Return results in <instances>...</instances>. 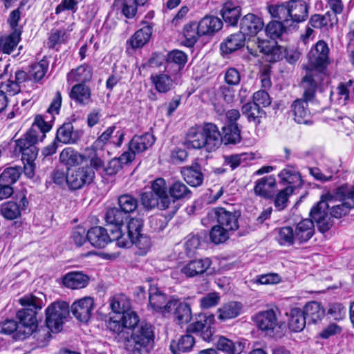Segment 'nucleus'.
<instances>
[{"mask_svg":"<svg viewBox=\"0 0 354 354\" xmlns=\"http://www.w3.org/2000/svg\"><path fill=\"white\" fill-rule=\"evenodd\" d=\"M243 308L241 303L238 301H230L218 308V318L221 321H225L238 317Z\"/></svg>","mask_w":354,"mask_h":354,"instance_id":"41","label":"nucleus"},{"mask_svg":"<svg viewBox=\"0 0 354 354\" xmlns=\"http://www.w3.org/2000/svg\"><path fill=\"white\" fill-rule=\"evenodd\" d=\"M141 24L145 26L134 32L127 41V44L133 49L143 47L149 41L152 36L153 23H148L143 20L141 21Z\"/></svg>","mask_w":354,"mask_h":354,"instance_id":"16","label":"nucleus"},{"mask_svg":"<svg viewBox=\"0 0 354 354\" xmlns=\"http://www.w3.org/2000/svg\"><path fill=\"white\" fill-rule=\"evenodd\" d=\"M84 159L83 155L71 147L64 148L59 154V161L67 167V170L82 163Z\"/></svg>","mask_w":354,"mask_h":354,"instance_id":"40","label":"nucleus"},{"mask_svg":"<svg viewBox=\"0 0 354 354\" xmlns=\"http://www.w3.org/2000/svg\"><path fill=\"white\" fill-rule=\"evenodd\" d=\"M277 241L283 246L292 245L296 240L295 232L292 227L285 226L277 230Z\"/></svg>","mask_w":354,"mask_h":354,"instance_id":"58","label":"nucleus"},{"mask_svg":"<svg viewBox=\"0 0 354 354\" xmlns=\"http://www.w3.org/2000/svg\"><path fill=\"white\" fill-rule=\"evenodd\" d=\"M129 218L130 216L124 213L119 207L108 209L104 217L108 224L114 225L115 229L113 231L118 230L119 232H122V226Z\"/></svg>","mask_w":354,"mask_h":354,"instance_id":"31","label":"nucleus"},{"mask_svg":"<svg viewBox=\"0 0 354 354\" xmlns=\"http://www.w3.org/2000/svg\"><path fill=\"white\" fill-rule=\"evenodd\" d=\"M308 102H310L302 98L297 99L292 102L291 109L294 120L297 123L307 124L310 122V111L308 108Z\"/></svg>","mask_w":354,"mask_h":354,"instance_id":"29","label":"nucleus"},{"mask_svg":"<svg viewBox=\"0 0 354 354\" xmlns=\"http://www.w3.org/2000/svg\"><path fill=\"white\" fill-rule=\"evenodd\" d=\"M120 345L132 354H149L154 343V331L151 324L141 323L128 334L122 333L118 337Z\"/></svg>","mask_w":354,"mask_h":354,"instance_id":"3","label":"nucleus"},{"mask_svg":"<svg viewBox=\"0 0 354 354\" xmlns=\"http://www.w3.org/2000/svg\"><path fill=\"white\" fill-rule=\"evenodd\" d=\"M156 141V138L151 133L135 135L129 142V149L140 153L151 148Z\"/></svg>","mask_w":354,"mask_h":354,"instance_id":"28","label":"nucleus"},{"mask_svg":"<svg viewBox=\"0 0 354 354\" xmlns=\"http://www.w3.org/2000/svg\"><path fill=\"white\" fill-rule=\"evenodd\" d=\"M22 173V167L14 166L6 168L0 175V183L12 187L19 178Z\"/></svg>","mask_w":354,"mask_h":354,"instance_id":"55","label":"nucleus"},{"mask_svg":"<svg viewBox=\"0 0 354 354\" xmlns=\"http://www.w3.org/2000/svg\"><path fill=\"white\" fill-rule=\"evenodd\" d=\"M263 19L252 13H248L240 20V32L244 36L256 35L263 28Z\"/></svg>","mask_w":354,"mask_h":354,"instance_id":"21","label":"nucleus"},{"mask_svg":"<svg viewBox=\"0 0 354 354\" xmlns=\"http://www.w3.org/2000/svg\"><path fill=\"white\" fill-rule=\"evenodd\" d=\"M296 241L299 243L307 242L315 233V225L312 220L306 218L301 221L294 230Z\"/></svg>","mask_w":354,"mask_h":354,"instance_id":"33","label":"nucleus"},{"mask_svg":"<svg viewBox=\"0 0 354 354\" xmlns=\"http://www.w3.org/2000/svg\"><path fill=\"white\" fill-rule=\"evenodd\" d=\"M308 322L313 324L321 320L325 315V310L321 304L317 301H310L308 303L303 310Z\"/></svg>","mask_w":354,"mask_h":354,"instance_id":"45","label":"nucleus"},{"mask_svg":"<svg viewBox=\"0 0 354 354\" xmlns=\"http://www.w3.org/2000/svg\"><path fill=\"white\" fill-rule=\"evenodd\" d=\"M276 186L275 178L272 175L267 176L256 181L254 192L257 196L271 199L274 196Z\"/></svg>","mask_w":354,"mask_h":354,"instance_id":"23","label":"nucleus"},{"mask_svg":"<svg viewBox=\"0 0 354 354\" xmlns=\"http://www.w3.org/2000/svg\"><path fill=\"white\" fill-rule=\"evenodd\" d=\"M203 171L205 169H203L198 162H194L191 165L183 167L180 173L187 184L196 187L203 183Z\"/></svg>","mask_w":354,"mask_h":354,"instance_id":"18","label":"nucleus"},{"mask_svg":"<svg viewBox=\"0 0 354 354\" xmlns=\"http://www.w3.org/2000/svg\"><path fill=\"white\" fill-rule=\"evenodd\" d=\"M324 76L322 73L306 70V73L302 77L299 84L303 91L301 98L307 101L313 102L316 97L317 88L324 80Z\"/></svg>","mask_w":354,"mask_h":354,"instance_id":"12","label":"nucleus"},{"mask_svg":"<svg viewBox=\"0 0 354 354\" xmlns=\"http://www.w3.org/2000/svg\"><path fill=\"white\" fill-rule=\"evenodd\" d=\"M192 192L188 187L180 180H176L168 187V195L171 204L170 212L174 215L178 209L176 201L189 199L192 197Z\"/></svg>","mask_w":354,"mask_h":354,"instance_id":"14","label":"nucleus"},{"mask_svg":"<svg viewBox=\"0 0 354 354\" xmlns=\"http://www.w3.org/2000/svg\"><path fill=\"white\" fill-rule=\"evenodd\" d=\"M110 307L115 314L122 315L131 309V303L125 295H117L112 297Z\"/></svg>","mask_w":354,"mask_h":354,"instance_id":"57","label":"nucleus"},{"mask_svg":"<svg viewBox=\"0 0 354 354\" xmlns=\"http://www.w3.org/2000/svg\"><path fill=\"white\" fill-rule=\"evenodd\" d=\"M68 79L73 78L75 82L80 84H85L92 78V68L88 65H81L75 70H71L68 74Z\"/></svg>","mask_w":354,"mask_h":354,"instance_id":"54","label":"nucleus"},{"mask_svg":"<svg viewBox=\"0 0 354 354\" xmlns=\"http://www.w3.org/2000/svg\"><path fill=\"white\" fill-rule=\"evenodd\" d=\"M286 315L289 317L288 326L291 331L299 333L304 330L307 319L303 310L299 308H294Z\"/></svg>","mask_w":354,"mask_h":354,"instance_id":"34","label":"nucleus"},{"mask_svg":"<svg viewBox=\"0 0 354 354\" xmlns=\"http://www.w3.org/2000/svg\"><path fill=\"white\" fill-rule=\"evenodd\" d=\"M285 24H288L279 19L270 21L265 28L266 35L272 39L281 38L288 30Z\"/></svg>","mask_w":354,"mask_h":354,"instance_id":"51","label":"nucleus"},{"mask_svg":"<svg viewBox=\"0 0 354 354\" xmlns=\"http://www.w3.org/2000/svg\"><path fill=\"white\" fill-rule=\"evenodd\" d=\"M281 312L277 307L261 310L252 317L259 330L269 337L281 339L286 335L285 322L279 319Z\"/></svg>","mask_w":354,"mask_h":354,"instance_id":"5","label":"nucleus"},{"mask_svg":"<svg viewBox=\"0 0 354 354\" xmlns=\"http://www.w3.org/2000/svg\"><path fill=\"white\" fill-rule=\"evenodd\" d=\"M91 91L85 84L74 85L70 93V97L80 105L84 106L91 101Z\"/></svg>","mask_w":354,"mask_h":354,"instance_id":"39","label":"nucleus"},{"mask_svg":"<svg viewBox=\"0 0 354 354\" xmlns=\"http://www.w3.org/2000/svg\"><path fill=\"white\" fill-rule=\"evenodd\" d=\"M124 329L132 331L133 328L138 327L140 318L137 313L131 309L124 312L119 317Z\"/></svg>","mask_w":354,"mask_h":354,"instance_id":"61","label":"nucleus"},{"mask_svg":"<svg viewBox=\"0 0 354 354\" xmlns=\"http://www.w3.org/2000/svg\"><path fill=\"white\" fill-rule=\"evenodd\" d=\"M183 36L185 38L184 44L187 47H193L201 36L198 24L192 21L184 26Z\"/></svg>","mask_w":354,"mask_h":354,"instance_id":"47","label":"nucleus"},{"mask_svg":"<svg viewBox=\"0 0 354 354\" xmlns=\"http://www.w3.org/2000/svg\"><path fill=\"white\" fill-rule=\"evenodd\" d=\"M115 4L127 19L134 18L139 7L136 0H115Z\"/></svg>","mask_w":354,"mask_h":354,"instance_id":"56","label":"nucleus"},{"mask_svg":"<svg viewBox=\"0 0 354 354\" xmlns=\"http://www.w3.org/2000/svg\"><path fill=\"white\" fill-rule=\"evenodd\" d=\"M293 190L292 186H288L277 194L274 197V204L278 210H283L287 207L288 198L293 193Z\"/></svg>","mask_w":354,"mask_h":354,"instance_id":"62","label":"nucleus"},{"mask_svg":"<svg viewBox=\"0 0 354 354\" xmlns=\"http://www.w3.org/2000/svg\"><path fill=\"white\" fill-rule=\"evenodd\" d=\"M109 234L107 230L101 226H95L90 228L86 233L87 241L96 248H104L111 241H116L118 245V239H120L122 232L110 230Z\"/></svg>","mask_w":354,"mask_h":354,"instance_id":"10","label":"nucleus"},{"mask_svg":"<svg viewBox=\"0 0 354 354\" xmlns=\"http://www.w3.org/2000/svg\"><path fill=\"white\" fill-rule=\"evenodd\" d=\"M46 301V296L41 292L26 295L19 299L22 309L17 312L19 322L6 319L0 323V333L5 335L13 334L15 340H24L36 331L38 326L37 314Z\"/></svg>","mask_w":354,"mask_h":354,"instance_id":"1","label":"nucleus"},{"mask_svg":"<svg viewBox=\"0 0 354 354\" xmlns=\"http://www.w3.org/2000/svg\"><path fill=\"white\" fill-rule=\"evenodd\" d=\"M214 214L217 223L221 225L225 230L234 232L239 227V220L241 212L234 208L227 209L224 207H217L214 209Z\"/></svg>","mask_w":354,"mask_h":354,"instance_id":"13","label":"nucleus"},{"mask_svg":"<svg viewBox=\"0 0 354 354\" xmlns=\"http://www.w3.org/2000/svg\"><path fill=\"white\" fill-rule=\"evenodd\" d=\"M328 55L329 48L327 43L323 40L317 41L308 53L307 71H314L326 75L327 68L330 64Z\"/></svg>","mask_w":354,"mask_h":354,"instance_id":"7","label":"nucleus"},{"mask_svg":"<svg viewBox=\"0 0 354 354\" xmlns=\"http://www.w3.org/2000/svg\"><path fill=\"white\" fill-rule=\"evenodd\" d=\"M309 3L304 0H288L279 4L267 6V10L272 18L281 20L286 24L301 23L308 17Z\"/></svg>","mask_w":354,"mask_h":354,"instance_id":"4","label":"nucleus"},{"mask_svg":"<svg viewBox=\"0 0 354 354\" xmlns=\"http://www.w3.org/2000/svg\"><path fill=\"white\" fill-rule=\"evenodd\" d=\"M215 317L211 313H201L196 317V321L189 324L187 328V334L182 335L178 342L172 341L170 350L173 354H184L192 351L195 344V338L192 333L199 335L203 340L210 342L214 333L212 326Z\"/></svg>","mask_w":354,"mask_h":354,"instance_id":"2","label":"nucleus"},{"mask_svg":"<svg viewBox=\"0 0 354 354\" xmlns=\"http://www.w3.org/2000/svg\"><path fill=\"white\" fill-rule=\"evenodd\" d=\"M245 342H233L225 337H220L217 342V349L227 354H241L245 348Z\"/></svg>","mask_w":354,"mask_h":354,"instance_id":"43","label":"nucleus"},{"mask_svg":"<svg viewBox=\"0 0 354 354\" xmlns=\"http://www.w3.org/2000/svg\"><path fill=\"white\" fill-rule=\"evenodd\" d=\"M202 35H211L220 30L223 22L217 17L206 15L198 23Z\"/></svg>","mask_w":354,"mask_h":354,"instance_id":"32","label":"nucleus"},{"mask_svg":"<svg viewBox=\"0 0 354 354\" xmlns=\"http://www.w3.org/2000/svg\"><path fill=\"white\" fill-rule=\"evenodd\" d=\"M326 196H322L321 200L310 209V217L316 223L318 230L322 233L328 232L333 225V219L328 214L329 205Z\"/></svg>","mask_w":354,"mask_h":354,"instance_id":"8","label":"nucleus"},{"mask_svg":"<svg viewBox=\"0 0 354 354\" xmlns=\"http://www.w3.org/2000/svg\"><path fill=\"white\" fill-rule=\"evenodd\" d=\"M187 62V55L179 50H174L170 52L166 59L165 69L169 70L174 64L176 65V71H180Z\"/></svg>","mask_w":354,"mask_h":354,"instance_id":"50","label":"nucleus"},{"mask_svg":"<svg viewBox=\"0 0 354 354\" xmlns=\"http://www.w3.org/2000/svg\"><path fill=\"white\" fill-rule=\"evenodd\" d=\"M89 281V277L80 272H72L66 274L63 278L65 286L71 289H80L86 287Z\"/></svg>","mask_w":354,"mask_h":354,"instance_id":"38","label":"nucleus"},{"mask_svg":"<svg viewBox=\"0 0 354 354\" xmlns=\"http://www.w3.org/2000/svg\"><path fill=\"white\" fill-rule=\"evenodd\" d=\"M70 307L66 301H55L46 309V327H41L37 332L38 339L43 337L42 341L48 340L52 333H59L62 330L64 320L69 316Z\"/></svg>","mask_w":354,"mask_h":354,"instance_id":"6","label":"nucleus"},{"mask_svg":"<svg viewBox=\"0 0 354 354\" xmlns=\"http://www.w3.org/2000/svg\"><path fill=\"white\" fill-rule=\"evenodd\" d=\"M37 142L38 131L34 128H30L21 138L15 141L13 155L19 156L21 151L30 148V146H36Z\"/></svg>","mask_w":354,"mask_h":354,"instance_id":"30","label":"nucleus"},{"mask_svg":"<svg viewBox=\"0 0 354 354\" xmlns=\"http://www.w3.org/2000/svg\"><path fill=\"white\" fill-rule=\"evenodd\" d=\"M118 207L127 214L134 212L138 207V199L132 195L124 194L118 198Z\"/></svg>","mask_w":354,"mask_h":354,"instance_id":"53","label":"nucleus"},{"mask_svg":"<svg viewBox=\"0 0 354 354\" xmlns=\"http://www.w3.org/2000/svg\"><path fill=\"white\" fill-rule=\"evenodd\" d=\"M53 122L51 121V118L47 114L44 115H37L31 128L36 129L38 133H41V138H44L46 137V133L52 129Z\"/></svg>","mask_w":354,"mask_h":354,"instance_id":"59","label":"nucleus"},{"mask_svg":"<svg viewBox=\"0 0 354 354\" xmlns=\"http://www.w3.org/2000/svg\"><path fill=\"white\" fill-rule=\"evenodd\" d=\"M149 283V306L153 312L160 313L165 316L169 312L171 299H167L166 294L159 290L156 284L152 283V278L147 279Z\"/></svg>","mask_w":354,"mask_h":354,"instance_id":"11","label":"nucleus"},{"mask_svg":"<svg viewBox=\"0 0 354 354\" xmlns=\"http://www.w3.org/2000/svg\"><path fill=\"white\" fill-rule=\"evenodd\" d=\"M220 12L227 26H236L241 15V8L232 1H227L223 3Z\"/></svg>","mask_w":354,"mask_h":354,"instance_id":"27","label":"nucleus"},{"mask_svg":"<svg viewBox=\"0 0 354 354\" xmlns=\"http://www.w3.org/2000/svg\"><path fill=\"white\" fill-rule=\"evenodd\" d=\"M151 192L160 198L161 206L162 207H169L171 201L168 195V187H167L165 180L162 178L155 179L151 183Z\"/></svg>","mask_w":354,"mask_h":354,"instance_id":"42","label":"nucleus"},{"mask_svg":"<svg viewBox=\"0 0 354 354\" xmlns=\"http://www.w3.org/2000/svg\"><path fill=\"white\" fill-rule=\"evenodd\" d=\"M230 233L218 223L212 227L209 232V237L212 242L215 244H219L226 241L230 238Z\"/></svg>","mask_w":354,"mask_h":354,"instance_id":"63","label":"nucleus"},{"mask_svg":"<svg viewBox=\"0 0 354 354\" xmlns=\"http://www.w3.org/2000/svg\"><path fill=\"white\" fill-rule=\"evenodd\" d=\"M222 142L235 145L241 140V127L238 124H226L222 127Z\"/></svg>","mask_w":354,"mask_h":354,"instance_id":"44","label":"nucleus"},{"mask_svg":"<svg viewBox=\"0 0 354 354\" xmlns=\"http://www.w3.org/2000/svg\"><path fill=\"white\" fill-rule=\"evenodd\" d=\"M243 114L247 118L249 122L259 125L261 119L266 116L265 111L254 102H249L245 104L241 109Z\"/></svg>","mask_w":354,"mask_h":354,"instance_id":"37","label":"nucleus"},{"mask_svg":"<svg viewBox=\"0 0 354 354\" xmlns=\"http://www.w3.org/2000/svg\"><path fill=\"white\" fill-rule=\"evenodd\" d=\"M212 261L209 258L195 259L189 261L181 268V272L187 277H203L209 274Z\"/></svg>","mask_w":354,"mask_h":354,"instance_id":"15","label":"nucleus"},{"mask_svg":"<svg viewBox=\"0 0 354 354\" xmlns=\"http://www.w3.org/2000/svg\"><path fill=\"white\" fill-rule=\"evenodd\" d=\"M82 136L80 131H75L71 122H64L57 130L55 141L63 144H75Z\"/></svg>","mask_w":354,"mask_h":354,"instance_id":"25","label":"nucleus"},{"mask_svg":"<svg viewBox=\"0 0 354 354\" xmlns=\"http://www.w3.org/2000/svg\"><path fill=\"white\" fill-rule=\"evenodd\" d=\"M95 176L94 170L88 165L68 169L67 186L71 191L82 189L91 184Z\"/></svg>","mask_w":354,"mask_h":354,"instance_id":"9","label":"nucleus"},{"mask_svg":"<svg viewBox=\"0 0 354 354\" xmlns=\"http://www.w3.org/2000/svg\"><path fill=\"white\" fill-rule=\"evenodd\" d=\"M339 14L335 13L332 10L326 12L324 15L314 14L311 15L308 25L317 29L333 28L338 23L337 15Z\"/></svg>","mask_w":354,"mask_h":354,"instance_id":"26","label":"nucleus"},{"mask_svg":"<svg viewBox=\"0 0 354 354\" xmlns=\"http://www.w3.org/2000/svg\"><path fill=\"white\" fill-rule=\"evenodd\" d=\"M203 132L206 142V151H216L222 143L221 133L217 125L212 122L203 124Z\"/></svg>","mask_w":354,"mask_h":354,"instance_id":"19","label":"nucleus"},{"mask_svg":"<svg viewBox=\"0 0 354 354\" xmlns=\"http://www.w3.org/2000/svg\"><path fill=\"white\" fill-rule=\"evenodd\" d=\"M21 32L18 30L0 39V51L5 54H10L21 40Z\"/></svg>","mask_w":354,"mask_h":354,"instance_id":"48","label":"nucleus"},{"mask_svg":"<svg viewBox=\"0 0 354 354\" xmlns=\"http://www.w3.org/2000/svg\"><path fill=\"white\" fill-rule=\"evenodd\" d=\"M127 221V239H132L134 236L141 233L143 227V219L140 217L135 216L130 217Z\"/></svg>","mask_w":354,"mask_h":354,"instance_id":"64","label":"nucleus"},{"mask_svg":"<svg viewBox=\"0 0 354 354\" xmlns=\"http://www.w3.org/2000/svg\"><path fill=\"white\" fill-rule=\"evenodd\" d=\"M1 215L7 220H14L21 216L20 207L17 202L8 201L0 206Z\"/></svg>","mask_w":354,"mask_h":354,"instance_id":"60","label":"nucleus"},{"mask_svg":"<svg viewBox=\"0 0 354 354\" xmlns=\"http://www.w3.org/2000/svg\"><path fill=\"white\" fill-rule=\"evenodd\" d=\"M150 81L155 89L160 93H167L174 87V81L171 76L166 73H155L150 76Z\"/></svg>","mask_w":354,"mask_h":354,"instance_id":"36","label":"nucleus"},{"mask_svg":"<svg viewBox=\"0 0 354 354\" xmlns=\"http://www.w3.org/2000/svg\"><path fill=\"white\" fill-rule=\"evenodd\" d=\"M140 202L147 210H151L156 207L162 210L169 209V207H162L160 198L151 191L145 192L141 194Z\"/></svg>","mask_w":354,"mask_h":354,"instance_id":"52","label":"nucleus"},{"mask_svg":"<svg viewBox=\"0 0 354 354\" xmlns=\"http://www.w3.org/2000/svg\"><path fill=\"white\" fill-rule=\"evenodd\" d=\"M171 313H173L174 319L178 324H187L192 318V312L190 305L179 299H171V305L168 314Z\"/></svg>","mask_w":354,"mask_h":354,"instance_id":"20","label":"nucleus"},{"mask_svg":"<svg viewBox=\"0 0 354 354\" xmlns=\"http://www.w3.org/2000/svg\"><path fill=\"white\" fill-rule=\"evenodd\" d=\"M131 245H135L140 250L138 254L143 255L150 249L151 241L149 236L142 233L129 239H127L124 237V234L122 233L120 239H118V246L120 248H129Z\"/></svg>","mask_w":354,"mask_h":354,"instance_id":"22","label":"nucleus"},{"mask_svg":"<svg viewBox=\"0 0 354 354\" xmlns=\"http://www.w3.org/2000/svg\"><path fill=\"white\" fill-rule=\"evenodd\" d=\"M246 37L240 31L229 35L221 44L222 55L232 54L245 46Z\"/></svg>","mask_w":354,"mask_h":354,"instance_id":"24","label":"nucleus"},{"mask_svg":"<svg viewBox=\"0 0 354 354\" xmlns=\"http://www.w3.org/2000/svg\"><path fill=\"white\" fill-rule=\"evenodd\" d=\"M281 181L290 185L292 187L301 185V176L297 171L292 167H287L279 174Z\"/></svg>","mask_w":354,"mask_h":354,"instance_id":"49","label":"nucleus"},{"mask_svg":"<svg viewBox=\"0 0 354 354\" xmlns=\"http://www.w3.org/2000/svg\"><path fill=\"white\" fill-rule=\"evenodd\" d=\"M186 142L191 148L196 149L204 148L206 150V142L203 132V126L191 127L187 133Z\"/></svg>","mask_w":354,"mask_h":354,"instance_id":"35","label":"nucleus"},{"mask_svg":"<svg viewBox=\"0 0 354 354\" xmlns=\"http://www.w3.org/2000/svg\"><path fill=\"white\" fill-rule=\"evenodd\" d=\"M48 61L45 57L38 62L32 64L28 71L30 79L33 80L35 82H40L48 71Z\"/></svg>","mask_w":354,"mask_h":354,"instance_id":"46","label":"nucleus"},{"mask_svg":"<svg viewBox=\"0 0 354 354\" xmlns=\"http://www.w3.org/2000/svg\"><path fill=\"white\" fill-rule=\"evenodd\" d=\"M94 301L91 297H84L75 301L71 310L74 317L80 322H86L91 317Z\"/></svg>","mask_w":354,"mask_h":354,"instance_id":"17","label":"nucleus"}]
</instances>
